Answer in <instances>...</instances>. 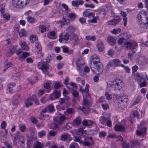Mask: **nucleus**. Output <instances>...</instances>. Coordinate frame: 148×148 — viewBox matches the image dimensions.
Returning a JSON list of instances; mask_svg holds the SVG:
<instances>
[{
	"label": "nucleus",
	"instance_id": "1",
	"mask_svg": "<svg viewBox=\"0 0 148 148\" xmlns=\"http://www.w3.org/2000/svg\"><path fill=\"white\" fill-rule=\"evenodd\" d=\"M89 65L92 71L97 74H100L103 71V65L101 62L91 64Z\"/></svg>",
	"mask_w": 148,
	"mask_h": 148
},
{
	"label": "nucleus",
	"instance_id": "2",
	"mask_svg": "<svg viewBox=\"0 0 148 148\" xmlns=\"http://www.w3.org/2000/svg\"><path fill=\"white\" fill-rule=\"evenodd\" d=\"M29 0H12V3L15 7H25L29 3Z\"/></svg>",
	"mask_w": 148,
	"mask_h": 148
},
{
	"label": "nucleus",
	"instance_id": "3",
	"mask_svg": "<svg viewBox=\"0 0 148 148\" xmlns=\"http://www.w3.org/2000/svg\"><path fill=\"white\" fill-rule=\"evenodd\" d=\"M124 45L127 49H132L133 50L138 46V45L136 42L133 41L132 42H126L124 44Z\"/></svg>",
	"mask_w": 148,
	"mask_h": 148
},
{
	"label": "nucleus",
	"instance_id": "4",
	"mask_svg": "<svg viewBox=\"0 0 148 148\" xmlns=\"http://www.w3.org/2000/svg\"><path fill=\"white\" fill-rule=\"evenodd\" d=\"M61 95L60 91L55 90L51 94L49 98L51 100H54L58 98Z\"/></svg>",
	"mask_w": 148,
	"mask_h": 148
},
{
	"label": "nucleus",
	"instance_id": "5",
	"mask_svg": "<svg viewBox=\"0 0 148 148\" xmlns=\"http://www.w3.org/2000/svg\"><path fill=\"white\" fill-rule=\"evenodd\" d=\"M38 67L45 74L46 72V62L41 61L39 62Z\"/></svg>",
	"mask_w": 148,
	"mask_h": 148
},
{
	"label": "nucleus",
	"instance_id": "6",
	"mask_svg": "<svg viewBox=\"0 0 148 148\" xmlns=\"http://www.w3.org/2000/svg\"><path fill=\"white\" fill-rule=\"evenodd\" d=\"M147 130L145 127H143L140 130H137L136 131V133L137 135L142 136V137L144 136L146 133Z\"/></svg>",
	"mask_w": 148,
	"mask_h": 148
},
{
	"label": "nucleus",
	"instance_id": "7",
	"mask_svg": "<svg viewBox=\"0 0 148 148\" xmlns=\"http://www.w3.org/2000/svg\"><path fill=\"white\" fill-rule=\"evenodd\" d=\"M121 19L119 17L118 18H114L112 20H109L107 22L108 25H117L120 21Z\"/></svg>",
	"mask_w": 148,
	"mask_h": 148
},
{
	"label": "nucleus",
	"instance_id": "8",
	"mask_svg": "<svg viewBox=\"0 0 148 148\" xmlns=\"http://www.w3.org/2000/svg\"><path fill=\"white\" fill-rule=\"evenodd\" d=\"M99 57L96 55H93L90 60V64L100 62Z\"/></svg>",
	"mask_w": 148,
	"mask_h": 148
},
{
	"label": "nucleus",
	"instance_id": "9",
	"mask_svg": "<svg viewBox=\"0 0 148 148\" xmlns=\"http://www.w3.org/2000/svg\"><path fill=\"white\" fill-rule=\"evenodd\" d=\"M114 130L117 132H123L125 131V128L124 126L121 124H116L114 126Z\"/></svg>",
	"mask_w": 148,
	"mask_h": 148
},
{
	"label": "nucleus",
	"instance_id": "10",
	"mask_svg": "<svg viewBox=\"0 0 148 148\" xmlns=\"http://www.w3.org/2000/svg\"><path fill=\"white\" fill-rule=\"evenodd\" d=\"M107 40L108 43L111 46L114 45L116 43L115 39L110 35L108 36Z\"/></svg>",
	"mask_w": 148,
	"mask_h": 148
},
{
	"label": "nucleus",
	"instance_id": "11",
	"mask_svg": "<svg viewBox=\"0 0 148 148\" xmlns=\"http://www.w3.org/2000/svg\"><path fill=\"white\" fill-rule=\"evenodd\" d=\"M115 82L117 83L118 82L119 84H117L115 85L116 90H120L122 88L123 86V83L120 80L116 79L115 80Z\"/></svg>",
	"mask_w": 148,
	"mask_h": 148
},
{
	"label": "nucleus",
	"instance_id": "12",
	"mask_svg": "<svg viewBox=\"0 0 148 148\" xmlns=\"http://www.w3.org/2000/svg\"><path fill=\"white\" fill-rule=\"evenodd\" d=\"M76 64L78 69L80 71L82 69V66L84 64V62L83 59H79L76 61Z\"/></svg>",
	"mask_w": 148,
	"mask_h": 148
},
{
	"label": "nucleus",
	"instance_id": "13",
	"mask_svg": "<svg viewBox=\"0 0 148 148\" xmlns=\"http://www.w3.org/2000/svg\"><path fill=\"white\" fill-rule=\"evenodd\" d=\"M89 85L88 84H86L85 86V89H83L82 87L81 86H80L79 87V90L82 93H84L86 92V93L87 95L86 97H87V96L89 97L90 95V94L88 93L89 92Z\"/></svg>",
	"mask_w": 148,
	"mask_h": 148
},
{
	"label": "nucleus",
	"instance_id": "14",
	"mask_svg": "<svg viewBox=\"0 0 148 148\" xmlns=\"http://www.w3.org/2000/svg\"><path fill=\"white\" fill-rule=\"evenodd\" d=\"M47 37L51 39H55L57 37L56 32L54 31H50L48 33Z\"/></svg>",
	"mask_w": 148,
	"mask_h": 148
},
{
	"label": "nucleus",
	"instance_id": "15",
	"mask_svg": "<svg viewBox=\"0 0 148 148\" xmlns=\"http://www.w3.org/2000/svg\"><path fill=\"white\" fill-rule=\"evenodd\" d=\"M81 118L80 117H77L73 120L72 123L73 125L74 126H79L81 123Z\"/></svg>",
	"mask_w": 148,
	"mask_h": 148
},
{
	"label": "nucleus",
	"instance_id": "16",
	"mask_svg": "<svg viewBox=\"0 0 148 148\" xmlns=\"http://www.w3.org/2000/svg\"><path fill=\"white\" fill-rule=\"evenodd\" d=\"M118 100L120 102L124 101L125 102H129V100L127 98V96L125 95H123L122 96H120L118 97Z\"/></svg>",
	"mask_w": 148,
	"mask_h": 148
},
{
	"label": "nucleus",
	"instance_id": "17",
	"mask_svg": "<svg viewBox=\"0 0 148 148\" xmlns=\"http://www.w3.org/2000/svg\"><path fill=\"white\" fill-rule=\"evenodd\" d=\"M97 47L99 51L100 52L103 51L104 50V47L103 43L101 40H99L98 41Z\"/></svg>",
	"mask_w": 148,
	"mask_h": 148
},
{
	"label": "nucleus",
	"instance_id": "18",
	"mask_svg": "<svg viewBox=\"0 0 148 148\" xmlns=\"http://www.w3.org/2000/svg\"><path fill=\"white\" fill-rule=\"evenodd\" d=\"M35 47L37 49V52L40 55L38 56L41 57L42 56V54L41 53V48L40 44L38 41H36L35 42Z\"/></svg>",
	"mask_w": 148,
	"mask_h": 148
},
{
	"label": "nucleus",
	"instance_id": "19",
	"mask_svg": "<svg viewBox=\"0 0 148 148\" xmlns=\"http://www.w3.org/2000/svg\"><path fill=\"white\" fill-rule=\"evenodd\" d=\"M75 28L73 26L71 25L69 26L66 29V31H67V33H68L69 34H70L71 35L73 34V36L75 35V34H73L75 30Z\"/></svg>",
	"mask_w": 148,
	"mask_h": 148
},
{
	"label": "nucleus",
	"instance_id": "20",
	"mask_svg": "<svg viewBox=\"0 0 148 148\" xmlns=\"http://www.w3.org/2000/svg\"><path fill=\"white\" fill-rule=\"evenodd\" d=\"M20 45L21 46L23 49L26 51H28L29 48L27 44L25 41H21L20 42Z\"/></svg>",
	"mask_w": 148,
	"mask_h": 148
},
{
	"label": "nucleus",
	"instance_id": "21",
	"mask_svg": "<svg viewBox=\"0 0 148 148\" xmlns=\"http://www.w3.org/2000/svg\"><path fill=\"white\" fill-rule=\"evenodd\" d=\"M30 56V53L27 52H23L21 55L19 56V59L21 61H23L27 57Z\"/></svg>",
	"mask_w": 148,
	"mask_h": 148
},
{
	"label": "nucleus",
	"instance_id": "22",
	"mask_svg": "<svg viewBox=\"0 0 148 148\" xmlns=\"http://www.w3.org/2000/svg\"><path fill=\"white\" fill-rule=\"evenodd\" d=\"M117 84H118V82L116 83V82H115V80L113 81L112 82H111L108 84V87L109 89H110L115 90V85H116Z\"/></svg>",
	"mask_w": 148,
	"mask_h": 148
},
{
	"label": "nucleus",
	"instance_id": "23",
	"mask_svg": "<svg viewBox=\"0 0 148 148\" xmlns=\"http://www.w3.org/2000/svg\"><path fill=\"white\" fill-rule=\"evenodd\" d=\"M95 14L93 12H89L87 11H85L83 13V15L85 17H88L89 18L94 17L95 16Z\"/></svg>",
	"mask_w": 148,
	"mask_h": 148
},
{
	"label": "nucleus",
	"instance_id": "24",
	"mask_svg": "<svg viewBox=\"0 0 148 148\" xmlns=\"http://www.w3.org/2000/svg\"><path fill=\"white\" fill-rule=\"evenodd\" d=\"M46 110L45 108L42 110L39 116V119L40 120H45Z\"/></svg>",
	"mask_w": 148,
	"mask_h": 148
},
{
	"label": "nucleus",
	"instance_id": "25",
	"mask_svg": "<svg viewBox=\"0 0 148 148\" xmlns=\"http://www.w3.org/2000/svg\"><path fill=\"white\" fill-rule=\"evenodd\" d=\"M20 99V95H16L14 97L13 103L15 105L18 104L19 102Z\"/></svg>",
	"mask_w": 148,
	"mask_h": 148
},
{
	"label": "nucleus",
	"instance_id": "26",
	"mask_svg": "<svg viewBox=\"0 0 148 148\" xmlns=\"http://www.w3.org/2000/svg\"><path fill=\"white\" fill-rule=\"evenodd\" d=\"M134 77L137 81L141 82L144 79L143 77L140 75L139 73H137L134 74Z\"/></svg>",
	"mask_w": 148,
	"mask_h": 148
},
{
	"label": "nucleus",
	"instance_id": "27",
	"mask_svg": "<svg viewBox=\"0 0 148 148\" xmlns=\"http://www.w3.org/2000/svg\"><path fill=\"white\" fill-rule=\"evenodd\" d=\"M60 22L62 25H68L70 23V21L69 18H63Z\"/></svg>",
	"mask_w": 148,
	"mask_h": 148
},
{
	"label": "nucleus",
	"instance_id": "28",
	"mask_svg": "<svg viewBox=\"0 0 148 148\" xmlns=\"http://www.w3.org/2000/svg\"><path fill=\"white\" fill-rule=\"evenodd\" d=\"M33 104V101L31 99L28 98L25 101V104L26 107H28Z\"/></svg>",
	"mask_w": 148,
	"mask_h": 148
},
{
	"label": "nucleus",
	"instance_id": "29",
	"mask_svg": "<svg viewBox=\"0 0 148 148\" xmlns=\"http://www.w3.org/2000/svg\"><path fill=\"white\" fill-rule=\"evenodd\" d=\"M146 20L147 21L146 22L144 23V22L140 23L141 27L144 29L148 28V17H145Z\"/></svg>",
	"mask_w": 148,
	"mask_h": 148
},
{
	"label": "nucleus",
	"instance_id": "30",
	"mask_svg": "<svg viewBox=\"0 0 148 148\" xmlns=\"http://www.w3.org/2000/svg\"><path fill=\"white\" fill-rule=\"evenodd\" d=\"M143 80V81L140 84V88L145 87L147 86V83L146 82V81L147 80H148V77L147 75H146L145 78Z\"/></svg>",
	"mask_w": 148,
	"mask_h": 148
},
{
	"label": "nucleus",
	"instance_id": "31",
	"mask_svg": "<svg viewBox=\"0 0 148 148\" xmlns=\"http://www.w3.org/2000/svg\"><path fill=\"white\" fill-rule=\"evenodd\" d=\"M43 146V144L40 142H36L34 144L33 148H42Z\"/></svg>",
	"mask_w": 148,
	"mask_h": 148
},
{
	"label": "nucleus",
	"instance_id": "32",
	"mask_svg": "<svg viewBox=\"0 0 148 148\" xmlns=\"http://www.w3.org/2000/svg\"><path fill=\"white\" fill-rule=\"evenodd\" d=\"M69 136L70 135L68 133L64 134L61 136V140L62 141H66Z\"/></svg>",
	"mask_w": 148,
	"mask_h": 148
},
{
	"label": "nucleus",
	"instance_id": "33",
	"mask_svg": "<svg viewBox=\"0 0 148 148\" xmlns=\"http://www.w3.org/2000/svg\"><path fill=\"white\" fill-rule=\"evenodd\" d=\"M131 143L132 145L130 146V148H133V147L136 145H140V143L137 140H132L131 142Z\"/></svg>",
	"mask_w": 148,
	"mask_h": 148
},
{
	"label": "nucleus",
	"instance_id": "34",
	"mask_svg": "<svg viewBox=\"0 0 148 148\" xmlns=\"http://www.w3.org/2000/svg\"><path fill=\"white\" fill-rule=\"evenodd\" d=\"M109 117H106L104 116H101L100 117V121L101 123L103 124L106 121L109 119Z\"/></svg>",
	"mask_w": 148,
	"mask_h": 148
},
{
	"label": "nucleus",
	"instance_id": "35",
	"mask_svg": "<svg viewBox=\"0 0 148 148\" xmlns=\"http://www.w3.org/2000/svg\"><path fill=\"white\" fill-rule=\"evenodd\" d=\"M112 61L114 67L119 66L121 64V61L119 59H115Z\"/></svg>",
	"mask_w": 148,
	"mask_h": 148
},
{
	"label": "nucleus",
	"instance_id": "36",
	"mask_svg": "<svg viewBox=\"0 0 148 148\" xmlns=\"http://www.w3.org/2000/svg\"><path fill=\"white\" fill-rule=\"evenodd\" d=\"M66 119V117L64 115L60 116L59 118V120L58 121V123L62 124L63 123V122Z\"/></svg>",
	"mask_w": 148,
	"mask_h": 148
},
{
	"label": "nucleus",
	"instance_id": "37",
	"mask_svg": "<svg viewBox=\"0 0 148 148\" xmlns=\"http://www.w3.org/2000/svg\"><path fill=\"white\" fill-rule=\"evenodd\" d=\"M77 15L73 13H70L68 14V17L71 20L74 21L77 17Z\"/></svg>",
	"mask_w": 148,
	"mask_h": 148
},
{
	"label": "nucleus",
	"instance_id": "38",
	"mask_svg": "<svg viewBox=\"0 0 148 148\" xmlns=\"http://www.w3.org/2000/svg\"><path fill=\"white\" fill-rule=\"evenodd\" d=\"M48 111L50 113H52L54 111V108L52 104H50L47 107Z\"/></svg>",
	"mask_w": 148,
	"mask_h": 148
},
{
	"label": "nucleus",
	"instance_id": "39",
	"mask_svg": "<svg viewBox=\"0 0 148 148\" xmlns=\"http://www.w3.org/2000/svg\"><path fill=\"white\" fill-rule=\"evenodd\" d=\"M26 31L24 29H22L19 32V35L20 37L26 36Z\"/></svg>",
	"mask_w": 148,
	"mask_h": 148
},
{
	"label": "nucleus",
	"instance_id": "40",
	"mask_svg": "<svg viewBox=\"0 0 148 148\" xmlns=\"http://www.w3.org/2000/svg\"><path fill=\"white\" fill-rule=\"evenodd\" d=\"M86 38L87 40L95 41L96 39V36H90L88 35L86 36Z\"/></svg>",
	"mask_w": 148,
	"mask_h": 148
},
{
	"label": "nucleus",
	"instance_id": "41",
	"mask_svg": "<svg viewBox=\"0 0 148 148\" xmlns=\"http://www.w3.org/2000/svg\"><path fill=\"white\" fill-rule=\"evenodd\" d=\"M141 96L140 95L138 96L136 99V100L134 101L132 104L133 105H135L138 103L141 100Z\"/></svg>",
	"mask_w": 148,
	"mask_h": 148
},
{
	"label": "nucleus",
	"instance_id": "42",
	"mask_svg": "<svg viewBox=\"0 0 148 148\" xmlns=\"http://www.w3.org/2000/svg\"><path fill=\"white\" fill-rule=\"evenodd\" d=\"M121 30L119 28H118L116 29H114L113 30L112 32L113 34H119L121 32Z\"/></svg>",
	"mask_w": 148,
	"mask_h": 148
},
{
	"label": "nucleus",
	"instance_id": "43",
	"mask_svg": "<svg viewBox=\"0 0 148 148\" xmlns=\"http://www.w3.org/2000/svg\"><path fill=\"white\" fill-rule=\"evenodd\" d=\"M38 38L36 36L34 35H32L30 37L31 42L34 43L35 41H37Z\"/></svg>",
	"mask_w": 148,
	"mask_h": 148
},
{
	"label": "nucleus",
	"instance_id": "44",
	"mask_svg": "<svg viewBox=\"0 0 148 148\" xmlns=\"http://www.w3.org/2000/svg\"><path fill=\"white\" fill-rule=\"evenodd\" d=\"M27 21L30 23H33L35 22V19L34 18L29 16L27 17Z\"/></svg>",
	"mask_w": 148,
	"mask_h": 148
},
{
	"label": "nucleus",
	"instance_id": "45",
	"mask_svg": "<svg viewBox=\"0 0 148 148\" xmlns=\"http://www.w3.org/2000/svg\"><path fill=\"white\" fill-rule=\"evenodd\" d=\"M39 30L41 33H43L46 31V28L45 26L42 25L39 27Z\"/></svg>",
	"mask_w": 148,
	"mask_h": 148
},
{
	"label": "nucleus",
	"instance_id": "46",
	"mask_svg": "<svg viewBox=\"0 0 148 148\" xmlns=\"http://www.w3.org/2000/svg\"><path fill=\"white\" fill-rule=\"evenodd\" d=\"M118 102L119 103L121 104V106L122 108H125L128 105L129 102H125L124 101H122V102L119 101Z\"/></svg>",
	"mask_w": 148,
	"mask_h": 148
},
{
	"label": "nucleus",
	"instance_id": "47",
	"mask_svg": "<svg viewBox=\"0 0 148 148\" xmlns=\"http://www.w3.org/2000/svg\"><path fill=\"white\" fill-rule=\"evenodd\" d=\"M129 143L125 142L122 144V148H130Z\"/></svg>",
	"mask_w": 148,
	"mask_h": 148
},
{
	"label": "nucleus",
	"instance_id": "48",
	"mask_svg": "<svg viewBox=\"0 0 148 148\" xmlns=\"http://www.w3.org/2000/svg\"><path fill=\"white\" fill-rule=\"evenodd\" d=\"M84 133L85 131L84 130L83 128H80L78 129L77 131V134L78 135H82Z\"/></svg>",
	"mask_w": 148,
	"mask_h": 148
},
{
	"label": "nucleus",
	"instance_id": "49",
	"mask_svg": "<svg viewBox=\"0 0 148 148\" xmlns=\"http://www.w3.org/2000/svg\"><path fill=\"white\" fill-rule=\"evenodd\" d=\"M73 40L74 41V45H77L79 43V41L77 36H75Z\"/></svg>",
	"mask_w": 148,
	"mask_h": 148
},
{
	"label": "nucleus",
	"instance_id": "50",
	"mask_svg": "<svg viewBox=\"0 0 148 148\" xmlns=\"http://www.w3.org/2000/svg\"><path fill=\"white\" fill-rule=\"evenodd\" d=\"M101 106L103 109L105 110H107L109 107V106L108 104L106 103H102L101 104Z\"/></svg>",
	"mask_w": 148,
	"mask_h": 148
},
{
	"label": "nucleus",
	"instance_id": "51",
	"mask_svg": "<svg viewBox=\"0 0 148 148\" xmlns=\"http://www.w3.org/2000/svg\"><path fill=\"white\" fill-rule=\"evenodd\" d=\"M46 134L45 131L42 130L41 131L38 132V136L40 138H41L45 136Z\"/></svg>",
	"mask_w": 148,
	"mask_h": 148
},
{
	"label": "nucleus",
	"instance_id": "52",
	"mask_svg": "<svg viewBox=\"0 0 148 148\" xmlns=\"http://www.w3.org/2000/svg\"><path fill=\"white\" fill-rule=\"evenodd\" d=\"M83 104V105L84 106H87L89 105V102L87 99L84 98Z\"/></svg>",
	"mask_w": 148,
	"mask_h": 148
},
{
	"label": "nucleus",
	"instance_id": "53",
	"mask_svg": "<svg viewBox=\"0 0 148 148\" xmlns=\"http://www.w3.org/2000/svg\"><path fill=\"white\" fill-rule=\"evenodd\" d=\"M70 36V34H69L68 33L66 32L64 36L63 39L66 40H67L69 39Z\"/></svg>",
	"mask_w": 148,
	"mask_h": 148
},
{
	"label": "nucleus",
	"instance_id": "54",
	"mask_svg": "<svg viewBox=\"0 0 148 148\" xmlns=\"http://www.w3.org/2000/svg\"><path fill=\"white\" fill-rule=\"evenodd\" d=\"M21 136V135H20V133L19 132H16L14 136V139L17 140L18 138H19L20 136Z\"/></svg>",
	"mask_w": 148,
	"mask_h": 148
},
{
	"label": "nucleus",
	"instance_id": "55",
	"mask_svg": "<svg viewBox=\"0 0 148 148\" xmlns=\"http://www.w3.org/2000/svg\"><path fill=\"white\" fill-rule=\"evenodd\" d=\"M113 66H114V65L113 61H111L108 63L106 66L107 68L109 69V68Z\"/></svg>",
	"mask_w": 148,
	"mask_h": 148
},
{
	"label": "nucleus",
	"instance_id": "56",
	"mask_svg": "<svg viewBox=\"0 0 148 148\" xmlns=\"http://www.w3.org/2000/svg\"><path fill=\"white\" fill-rule=\"evenodd\" d=\"M25 139L24 136L23 135H21L20 136V137L19 138V143H21L22 144H23L24 142Z\"/></svg>",
	"mask_w": 148,
	"mask_h": 148
},
{
	"label": "nucleus",
	"instance_id": "57",
	"mask_svg": "<svg viewBox=\"0 0 148 148\" xmlns=\"http://www.w3.org/2000/svg\"><path fill=\"white\" fill-rule=\"evenodd\" d=\"M98 18V16H97L94 17L93 19H92L91 20L89 21V22H91L92 23H97V20Z\"/></svg>",
	"mask_w": 148,
	"mask_h": 148
},
{
	"label": "nucleus",
	"instance_id": "58",
	"mask_svg": "<svg viewBox=\"0 0 148 148\" xmlns=\"http://www.w3.org/2000/svg\"><path fill=\"white\" fill-rule=\"evenodd\" d=\"M99 137H104L106 135V132L102 131L99 133Z\"/></svg>",
	"mask_w": 148,
	"mask_h": 148
},
{
	"label": "nucleus",
	"instance_id": "59",
	"mask_svg": "<svg viewBox=\"0 0 148 148\" xmlns=\"http://www.w3.org/2000/svg\"><path fill=\"white\" fill-rule=\"evenodd\" d=\"M130 115L131 116H132L133 117H138V111L136 110H134L132 114Z\"/></svg>",
	"mask_w": 148,
	"mask_h": 148
},
{
	"label": "nucleus",
	"instance_id": "60",
	"mask_svg": "<svg viewBox=\"0 0 148 148\" xmlns=\"http://www.w3.org/2000/svg\"><path fill=\"white\" fill-rule=\"evenodd\" d=\"M72 95L74 97H77L79 96V93L76 90H74L72 92Z\"/></svg>",
	"mask_w": 148,
	"mask_h": 148
},
{
	"label": "nucleus",
	"instance_id": "61",
	"mask_svg": "<svg viewBox=\"0 0 148 148\" xmlns=\"http://www.w3.org/2000/svg\"><path fill=\"white\" fill-rule=\"evenodd\" d=\"M105 95L106 97V98L108 99H111L112 98V96L111 95L109 94V93L107 92H106L105 93Z\"/></svg>",
	"mask_w": 148,
	"mask_h": 148
},
{
	"label": "nucleus",
	"instance_id": "62",
	"mask_svg": "<svg viewBox=\"0 0 148 148\" xmlns=\"http://www.w3.org/2000/svg\"><path fill=\"white\" fill-rule=\"evenodd\" d=\"M124 39L125 38H120L119 39L117 40L118 44L120 45H121L123 43Z\"/></svg>",
	"mask_w": 148,
	"mask_h": 148
},
{
	"label": "nucleus",
	"instance_id": "63",
	"mask_svg": "<svg viewBox=\"0 0 148 148\" xmlns=\"http://www.w3.org/2000/svg\"><path fill=\"white\" fill-rule=\"evenodd\" d=\"M72 5L74 6L78 7V0L75 1H72Z\"/></svg>",
	"mask_w": 148,
	"mask_h": 148
},
{
	"label": "nucleus",
	"instance_id": "64",
	"mask_svg": "<svg viewBox=\"0 0 148 148\" xmlns=\"http://www.w3.org/2000/svg\"><path fill=\"white\" fill-rule=\"evenodd\" d=\"M64 148V147L63 145H61L59 147L56 145H54L51 146V148Z\"/></svg>",
	"mask_w": 148,
	"mask_h": 148
}]
</instances>
